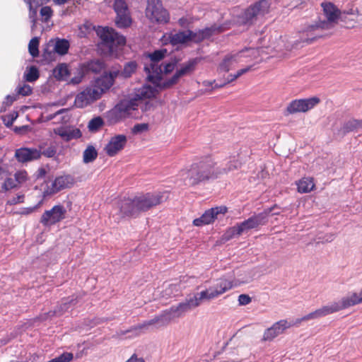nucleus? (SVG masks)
I'll return each instance as SVG.
<instances>
[{"label": "nucleus", "mask_w": 362, "mask_h": 362, "mask_svg": "<svg viewBox=\"0 0 362 362\" xmlns=\"http://www.w3.org/2000/svg\"><path fill=\"white\" fill-rule=\"evenodd\" d=\"M98 156V152L94 146H88L83 153V161L84 163H89L94 161Z\"/></svg>", "instance_id": "nucleus-40"}, {"label": "nucleus", "mask_w": 362, "mask_h": 362, "mask_svg": "<svg viewBox=\"0 0 362 362\" xmlns=\"http://www.w3.org/2000/svg\"><path fill=\"white\" fill-rule=\"evenodd\" d=\"M157 93L156 88L150 85H144L135 90L132 98L124 99L116 105L127 118L132 114L133 111L137 110L143 100L153 98Z\"/></svg>", "instance_id": "nucleus-4"}, {"label": "nucleus", "mask_w": 362, "mask_h": 362, "mask_svg": "<svg viewBox=\"0 0 362 362\" xmlns=\"http://www.w3.org/2000/svg\"><path fill=\"white\" fill-rule=\"evenodd\" d=\"M43 153L40 148L22 147L15 151V158L21 163H27L38 160Z\"/></svg>", "instance_id": "nucleus-18"}, {"label": "nucleus", "mask_w": 362, "mask_h": 362, "mask_svg": "<svg viewBox=\"0 0 362 362\" xmlns=\"http://www.w3.org/2000/svg\"><path fill=\"white\" fill-rule=\"evenodd\" d=\"M39 42L40 38L37 37L32 38L29 42L28 52L33 58L37 57L39 55Z\"/></svg>", "instance_id": "nucleus-42"}, {"label": "nucleus", "mask_w": 362, "mask_h": 362, "mask_svg": "<svg viewBox=\"0 0 362 362\" xmlns=\"http://www.w3.org/2000/svg\"><path fill=\"white\" fill-rule=\"evenodd\" d=\"M291 327L286 320H281L275 322L271 327L267 329L264 333L263 341H272L279 334H282L285 329Z\"/></svg>", "instance_id": "nucleus-23"}, {"label": "nucleus", "mask_w": 362, "mask_h": 362, "mask_svg": "<svg viewBox=\"0 0 362 362\" xmlns=\"http://www.w3.org/2000/svg\"><path fill=\"white\" fill-rule=\"evenodd\" d=\"M173 320L174 318L171 313L169 309H167L163 311L160 315L156 316L153 319L145 321L143 323L132 327L128 330L122 332V334L132 332L134 337H138L144 331L148 330L151 326H155L156 328L165 327Z\"/></svg>", "instance_id": "nucleus-8"}, {"label": "nucleus", "mask_w": 362, "mask_h": 362, "mask_svg": "<svg viewBox=\"0 0 362 362\" xmlns=\"http://www.w3.org/2000/svg\"><path fill=\"white\" fill-rule=\"evenodd\" d=\"M75 304L76 298L64 299L57 306L53 312L50 311L47 313V315L61 316L71 309Z\"/></svg>", "instance_id": "nucleus-30"}, {"label": "nucleus", "mask_w": 362, "mask_h": 362, "mask_svg": "<svg viewBox=\"0 0 362 362\" xmlns=\"http://www.w3.org/2000/svg\"><path fill=\"white\" fill-rule=\"evenodd\" d=\"M166 199L165 193L160 192L141 194L132 199L125 198L119 203V211L123 216H136L160 204Z\"/></svg>", "instance_id": "nucleus-2"}, {"label": "nucleus", "mask_w": 362, "mask_h": 362, "mask_svg": "<svg viewBox=\"0 0 362 362\" xmlns=\"http://www.w3.org/2000/svg\"><path fill=\"white\" fill-rule=\"evenodd\" d=\"M15 117L10 116L3 117V121L6 127H10L13 124Z\"/></svg>", "instance_id": "nucleus-58"}, {"label": "nucleus", "mask_w": 362, "mask_h": 362, "mask_svg": "<svg viewBox=\"0 0 362 362\" xmlns=\"http://www.w3.org/2000/svg\"><path fill=\"white\" fill-rule=\"evenodd\" d=\"M17 99V96L16 95H8L6 97V101L5 103H6V105H11L15 100H16Z\"/></svg>", "instance_id": "nucleus-60"}, {"label": "nucleus", "mask_w": 362, "mask_h": 362, "mask_svg": "<svg viewBox=\"0 0 362 362\" xmlns=\"http://www.w3.org/2000/svg\"><path fill=\"white\" fill-rule=\"evenodd\" d=\"M200 58L191 59L182 64L181 67L176 71L175 74L168 80L160 83L158 87V91L161 89H165L172 87L178 83L180 78L182 76L191 74L196 68V66L200 62Z\"/></svg>", "instance_id": "nucleus-9"}, {"label": "nucleus", "mask_w": 362, "mask_h": 362, "mask_svg": "<svg viewBox=\"0 0 362 362\" xmlns=\"http://www.w3.org/2000/svg\"><path fill=\"white\" fill-rule=\"evenodd\" d=\"M4 186L6 190L13 189L16 187V180H13L12 178H8L5 180Z\"/></svg>", "instance_id": "nucleus-56"}, {"label": "nucleus", "mask_w": 362, "mask_h": 362, "mask_svg": "<svg viewBox=\"0 0 362 362\" xmlns=\"http://www.w3.org/2000/svg\"><path fill=\"white\" fill-rule=\"evenodd\" d=\"M54 132L66 141H69L74 138H77L81 136L80 131L78 129L71 130L66 127L57 128L54 129Z\"/></svg>", "instance_id": "nucleus-34"}, {"label": "nucleus", "mask_w": 362, "mask_h": 362, "mask_svg": "<svg viewBox=\"0 0 362 362\" xmlns=\"http://www.w3.org/2000/svg\"><path fill=\"white\" fill-rule=\"evenodd\" d=\"M56 153V151L53 148L47 149V157H53Z\"/></svg>", "instance_id": "nucleus-63"}, {"label": "nucleus", "mask_w": 362, "mask_h": 362, "mask_svg": "<svg viewBox=\"0 0 362 362\" xmlns=\"http://www.w3.org/2000/svg\"><path fill=\"white\" fill-rule=\"evenodd\" d=\"M18 95L28 96L32 93V88L28 84H23L22 86H18L16 89Z\"/></svg>", "instance_id": "nucleus-49"}, {"label": "nucleus", "mask_w": 362, "mask_h": 362, "mask_svg": "<svg viewBox=\"0 0 362 362\" xmlns=\"http://www.w3.org/2000/svg\"><path fill=\"white\" fill-rule=\"evenodd\" d=\"M241 58L242 52H237L227 54L219 65L220 70L225 72L229 71L233 64L241 61Z\"/></svg>", "instance_id": "nucleus-29"}, {"label": "nucleus", "mask_w": 362, "mask_h": 362, "mask_svg": "<svg viewBox=\"0 0 362 362\" xmlns=\"http://www.w3.org/2000/svg\"><path fill=\"white\" fill-rule=\"evenodd\" d=\"M298 191L300 193H308L315 187V183L312 177H303L296 183Z\"/></svg>", "instance_id": "nucleus-36"}, {"label": "nucleus", "mask_w": 362, "mask_h": 362, "mask_svg": "<svg viewBox=\"0 0 362 362\" xmlns=\"http://www.w3.org/2000/svg\"><path fill=\"white\" fill-rule=\"evenodd\" d=\"M39 76V71L35 66H28L23 74V78L28 82H34Z\"/></svg>", "instance_id": "nucleus-39"}, {"label": "nucleus", "mask_w": 362, "mask_h": 362, "mask_svg": "<svg viewBox=\"0 0 362 362\" xmlns=\"http://www.w3.org/2000/svg\"><path fill=\"white\" fill-rule=\"evenodd\" d=\"M126 362H145L142 358H139L136 354H133Z\"/></svg>", "instance_id": "nucleus-61"}, {"label": "nucleus", "mask_w": 362, "mask_h": 362, "mask_svg": "<svg viewBox=\"0 0 362 362\" xmlns=\"http://www.w3.org/2000/svg\"><path fill=\"white\" fill-rule=\"evenodd\" d=\"M29 6V18L32 22L31 28L34 29L37 21V14L38 8L40 7V12L42 22L45 21V6H43L44 0H24Z\"/></svg>", "instance_id": "nucleus-24"}, {"label": "nucleus", "mask_w": 362, "mask_h": 362, "mask_svg": "<svg viewBox=\"0 0 362 362\" xmlns=\"http://www.w3.org/2000/svg\"><path fill=\"white\" fill-rule=\"evenodd\" d=\"M238 52H242V57L256 58L259 55V50L255 48H245Z\"/></svg>", "instance_id": "nucleus-47"}, {"label": "nucleus", "mask_w": 362, "mask_h": 362, "mask_svg": "<svg viewBox=\"0 0 362 362\" xmlns=\"http://www.w3.org/2000/svg\"><path fill=\"white\" fill-rule=\"evenodd\" d=\"M194 41V32L191 30L180 31L170 36V42L173 45H178Z\"/></svg>", "instance_id": "nucleus-31"}, {"label": "nucleus", "mask_w": 362, "mask_h": 362, "mask_svg": "<svg viewBox=\"0 0 362 362\" xmlns=\"http://www.w3.org/2000/svg\"><path fill=\"white\" fill-rule=\"evenodd\" d=\"M53 76L59 81H66L70 72L66 64H60L53 70Z\"/></svg>", "instance_id": "nucleus-37"}, {"label": "nucleus", "mask_w": 362, "mask_h": 362, "mask_svg": "<svg viewBox=\"0 0 362 362\" xmlns=\"http://www.w3.org/2000/svg\"><path fill=\"white\" fill-rule=\"evenodd\" d=\"M148 129V124L146 123H140L135 124L132 129V132L134 134H141L146 132Z\"/></svg>", "instance_id": "nucleus-51"}, {"label": "nucleus", "mask_w": 362, "mask_h": 362, "mask_svg": "<svg viewBox=\"0 0 362 362\" xmlns=\"http://www.w3.org/2000/svg\"><path fill=\"white\" fill-rule=\"evenodd\" d=\"M127 142V138L124 134L112 136L105 147V151L109 156H115L122 151Z\"/></svg>", "instance_id": "nucleus-21"}, {"label": "nucleus", "mask_w": 362, "mask_h": 362, "mask_svg": "<svg viewBox=\"0 0 362 362\" xmlns=\"http://www.w3.org/2000/svg\"><path fill=\"white\" fill-rule=\"evenodd\" d=\"M225 172L212 157L205 156L194 162L189 168L182 170V176L186 185L195 186L216 180Z\"/></svg>", "instance_id": "nucleus-1"}, {"label": "nucleus", "mask_w": 362, "mask_h": 362, "mask_svg": "<svg viewBox=\"0 0 362 362\" xmlns=\"http://www.w3.org/2000/svg\"><path fill=\"white\" fill-rule=\"evenodd\" d=\"M203 302L199 293H195L192 297L187 298L185 301L177 305H173L169 308L174 319L180 318L185 313L199 307Z\"/></svg>", "instance_id": "nucleus-12"}, {"label": "nucleus", "mask_w": 362, "mask_h": 362, "mask_svg": "<svg viewBox=\"0 0 362 362\" xmlns=\"http://www.w3.org/2000/svg\"><path fill=\"white\" fill-rule=\"evenodd\" d=\"M70 47L69 40L66 39H52L47 43V61L51 58V52H48L47 49L52 48L54 53L60 56L67 54Z\"/></svg>", "instance_id": "nucleus-22"}, {"label": "nucleus", "mask_w": 362, "mask_h": 362, "mask_svg": "<svg viewBox=\"0 0 362 362\" xmlns=\"http://www.w3.org/2000/svg\"><path fill=\"white\" fill-rule=\"evenodd\" d=\"M250 69H251L250 66H247L246 68L241 69L238 70L236 72V74H230V75H228L227 78H226L227 83H229L235 81V79H237L238 78L241 76L243 74H246L247 72H248L250 70Z\"/></svg>", "instance_id": "nucleus-48"}, {"label": "nucleus", "mask_w": 362, "mask_h": 362, "mask_svg": "<svg viewBox=\"0 0 362 362\" xmlns=\"http://www.w3.org/2000/svg\"><path fill=\"white\" fill-rule=\"evenodd\" d=\"M106 118L109 124H115L121 122L126 117L118 108V107L115 105L112 109L106 113Z\"/></svg>", "instance_id": "nucleus-33"}, {"label": "nucleus", "mask_w": 362, "mask_h": 362, "mask_svg": "<svg viewBox=\"0 0 362 362\" xmlns=\"http://www.w3.org/2000/svg\"><path fill=\"white\" fill-rule=\"evenodd\" d=\"M136 69V64L134 62H130L127 63L122 72V74L124 77H129L132 73L135 71Z\"/></svg>", "instance_id": "nucleus-45"}, {"label": "nucleus", "mask_w": 362, "mask_h": 362, "mask_svg": "<svg viewBox=\"0 0 362 362\" xmlns=\"http://www.w3.org/2000/svg\"><path fill=\"white\" fill-rule=\"evenodd\" d=\"M270 4L268 0H259L247 8L243 15V22L246 24L253 23L259 17L269 12Z\"/></svg>", "instance_id": "nucleus-11"}, {"label": "nucleus", "mask_w": 362, "mask_h": 362, "mask_svg": "<svg viewBox=\"0 0 362 362\" xmlns=\"http://www.w3.org/2000/svg\"><path fill=\"white\" fill-rule=\"evenodd\" d=\"M243 234V229L240 228L239 223L235 226L230 227L223 234V239L225 240H229L236 236H240Z\"/></svg>", "instance_id": "nucleus-41"}, {"label": "nucleus", "mask_w": 362, "mask_h": 362, "mask_svg": "<svg viewBox=\"0 0 362 362\" xmlns=\"http://www.w3.org/2000/svg\"><path fill=\"white\" fill-rule=\"evenodd\" d=\"M345 309L362 303V290L358 293L347 295L341 298Z\"/></svg>", "instance_id": "nucleus-35"}, {"label": "nucleus", "mask_w": 362, "mask_h": 362, "mask_svg": "<svg viewBox=\"0 0 362 362\" xmlns=\"http://www.w3.org/2000/svg\"><path fill=\"white\" fill-rule=\"evenodd\" d=\"M105 64L103 59H96L84 62L81 65V71L83 74H99L105 69Z\"/></svg>", "instance_id": "nucleus-26"}, {"label": "nucleus", "mask_w": 362, "mask_h": 362, "mask_svg": "<svg viewBox=\"0 0 362 362\" xmlns=\"http://www.w3.org/2000/svg\"><path fill=\"white\" fill-rule=\"evenodd\" d=\"M119 74V71H112L109 73H105L100 77H98L96 79H103V81H105V80L109 81L110 83V85L108 86V90L111 88V86L114 83L115 78Z\"/></svg>", "instance_id": "nucleus-44"}, {"label": "nucleus", "mask_w": 362, "mask_h": 362, "mask_svg": "<svg viewBox=\"0 0 362 362\" xmlns=\"http://www.w3.org/2000/svg\"><path fill=\"white\" fill-rule=\"evenodd\" d=\"M166 54L167 49H165L156 50L148 54L149 62H146L144 66L147 79L156 86L154 88L157 90L162 78V66L159 64V62Z\"/></svg>", "instance_id": "nucleus-6"}, {"label": "nucleus", "mask_w": 362, "mask_h": 362, "mask_svg": "<svg viewBox=\"0 0 362 362\" xmlns=\"http://www.w3.org/2000/svg\"><path fill=\"white\" fill-rule=\"evenodd\" d=\"M227 212V208L224 206H216L206 210L199 218L193 221L195 226H203L213 223L219 215H224Z\"/></svg>", "instance_id": "nucleus-17"}, {"label": "nucleus", "mask_w": 362, "mask_h": 362, "mask_svg": "<svg viewBox=\"0 0 362 362\" xmlns=\"http://www.w3.org/2000/svg\"><path fill=\"white\" fill-rule=\"evenodd\" d=\"M252 298L247 294H241L238 296V303L240 305H246L250 303Z\"/></svg>", "instance_id": "nucleus-54"}, {"label": "nucleus", "mask_w": 362, "mask_h": 362, "mask_svg": "<svg viewBox=\"0 0 362 362\" xmlns=\"http://www.w3.org/2000/svg\"><path fill=\"white\" fill-rule=\"evenodd\" d=\"M246 281L236 279L233 276H223L216 281V283L209 288L199 293L202 300H211L216 298L233 287L238 286Z\"/></svg>", "instance_id": "nucleus-5"}, {"label": "nucleus", "mask_w": 362, "mask_h": 362, "mask_svg": "<svg viewBox=\"0 0 362 362\" xmlns=\"http://www.w3.org/2000/svg\"><path fill=\"white\" fill-rule=\"evenodd\" d=\"M344 309H345V307L342 300L340 299L339 301L332 302L329 304L324 305L315 310L317 312L318 318H321Z\"/></svg>", "instance_id": "nucleus-27"}, {"label": "nucleus", "mask_w": 362, "mask_h": 362, "mask_svg": "<svg viewBox=\"0 0 362 362\" xmlns=\"http://www.w3.org/2000/svg\"><path fill=\"white\" fill-rule=\"evenodd\" d=\"M28 174L26 171L21 170L18 171L15 174V180L18 184L24 182L27 180Z\"/></svg>", "instance_id": "nucleus-53"}, {"label": "nucleus", "mask_w": 362, "mask_h": 362, "mask_svg": "<svg viewBox=\"0 0 362 362\" xmlns=\"http://www.w3.org/2000/svg\"><path fill=\"white\" fill-rule=\"evenodd\" d=\"M362 129V120L350 119L342 127V131L344 134L356 131Z\"/></svg>", "instance_id": "nucleus-38"}, {"label": "nucleus", "mask_w": 362, "mask_h": 362, "mask_svg": "<svg viewBox=\"0 0 362 362\" xmlns=\"http://www.w3.org/2000/svg\"><path fill=\"white\" fill-rule=\"evenodd\" d=\"M54 119V123H66L69 121V110L65 108L57 110L54 113L47 115V121Z\"/></svg>", "instance_id": "nucleus-32"}, {"label": "nucleus", "mask_w": 362, "mask_h": 362, "mask_svg": "<svg viewBox=\"0 0 362 362\" xmlns=\"http://www.w3.org/2000/svg\"><path fill=\"white\" fill-rule=\"evenodd\" d=\"M75 180L70 175H64L55 178L50 187H47V196L52 195L64 189L71 188Z\"/></svg>", "instance_id": "nucleus-20"}, {"label": "nucleus", "mask_w": 362, "mask_h": 362, "mask_svg": "<svg viewBox=\"0 0 362 362\" xmlns=\"http://www.w3.org/2000/svg\"><path fill=\"white\" fill-rule=\"evenodd\" d=\"M304 321H307V320H305L304 319V316L300 317V318H298L295 320V322L293 323V324H291V326H298L299 325L301 324L302 322H304Z\"/></svg>", "instance_id": "nucleus-62"}, {"label": "nucleus", "mask_w": 362, "mask_h": 362, "mask_svg": "<svg viewBox=\"0 0 362 362\" xmlns=\"http://www.w3.org/2000/svg\"><path fill=\"white\" fill-rule=\"evenodd\" d=\"M304 319L308 320L319 319L316 310L304 315Z\"/></svg>", "instance_id": "nucleus-59"}, {"label": "nucleus", "mask_w": 362, "mask_h": 362, "mask_svg": "<svg viewBox=\"0 0 362 362\" xmlns=\"http://www.w3.org/2000/svg\"><path fill=\"white\" fill-rule=\"evenodd\" d=\"M176 62H170L169 63L165 64L163 67L162 66V74H168L173 71L175 69Z\"/></svg>", "instance_id": "nucleus-55"}, {"label": "nucleus", "mask_w": 362, "mask_h": 362, "mask_svg": "<svg viewBox=\"0 0 362 362\" xmlns=\"http://www.w3.org/2000/svg\"><path fill=\"white\" fill-rule=\"evenodd\" d=\"M240 166V163L236 160L230 161L226 167H223L221 165V168L226 170L223 173V175L228 173L233 170L238 169Z\"/></svg>", "instance_id": "nucleus-52"}, {"label": "nucleus", "mask_w": 362, "mask_h": 362, "mask_svg": "<svg viewBox=\"0 0 362 362\" xmlns=\"http://www.w3.org/2000/svg\"><path fill=\"white\" fill-rule=\"evenodd\" d=\"M180 291V286L177 284H170L168 287H167L164 293L165 296H176L179 293Z\"/></svg>", "instance_id": "nucleus-46"}, {"label": "nucleus", "mask_w": 362, "mask_h": 362, "mask_svg": "<svg viewBox=\"0 0 362 362\" xmlns=\"http://www.w3.org/2000/svg\"><path fill=\"white\" fill-rule=\"evenodd\" d=\"M73 358L71 353H64L58 357H56L48 362H69Z\"/></svg>", "instance_id": "nucleus-50"}, {"label": "nucleus", "mask_w": 362, "mask_h": 362, "mask_svg": "<svg viewBox=\"0 0 362 362\" xmlns=\"http://www.w3.org/2000/svg\"><path fill=\"white\" fill-rule=\"evenodd\" d=\"M278 208L277 205L264 209L262 212L257 214L253 215L247 220L239 223L241 229H243V233L249 230L256 228L259 226L265 225L267 222V217L270 213H272L275 209Z\"/></svg>", "instance_id": "nucleus-14"}, {"label": "nucleus", "mask_w": 362, "mask_h": 362, "mask_svg": "<svg viewBox=\"0 0 362 362\" xmlns=\"http://www.w3.org/2000/svg\"><path fill=\"white\" fill-rule=\"evenodd\" d=\"M146 16L152 23H167L169 20L168 13L163 7L161 0H148Z\"/></svg>", "instance_id": "nucleus-10"}, {"label": "nucleus", "mask_w": 362, "mask_h": 362, "mask_svg": "<svg viewBox=\"0 0 362 362\" xmlns=\"http://www.w3.org/2000/svg\"><path fill=\"white\" fill-rule=\"evenodd\" d=\"M96 33L101 40L100 48L107 53L113 54L117 47L123 46L126 42L125 37L112 28L99 27Z\"/></svg>", "instance_id": "nucleus-7"}, {"label": "nucleus", "mask_w": 362, "mask_h": 362, "mask_svg": "<svg viewBox=\"0 0 362 362\" xmlns=\"http://www.w3.org/2000/svg\"><path fill=\"white\" fill-rule=\"evenodd\" d=\"M326 30L321 26V23L309 25L305 27L301 32L300 40L302 42L307 44L311 43L319 37L323 36V30Z\"/></svg>", "instance_id": "nucleus-19"}, {"label": "nucleus", "mask_w": 362, "mask_h": 362, "mask_svg": "<svg viewBox=\"0 0 362 362\" xmlns=\"http://www.w3.org/2000/svg\"><path fill=\"white\" fill-rule=\"evenodd\" d=\"M320 102V100L317 97L293 100L287 105L284 115L287 116L299 112H305L313 109Z\"/></svg>", "instance_id": "nucleus-13"}, {"label": "nucleus", "mask_w": 362, "mask_h": 362, "mask_svg": "<svg viewBox=\"0 0 362 362\" xmlns=\"http://www.w3.org/2000/svg\"><path fill=\"white\" fill-rule=\"evenodd\" d=\"M103 125V119L100 117H96L90 120L88 127L90 132H97Z\"/></svg>", "instance_id": "nucleus-43"}, {"label": "nucleus", "mask_w": 362, "mask_h": 362, "mask_svg": "<svg viewBox=\"0 0 362 362\" xmlns=\"http://www.w3.org/2000/svg\"><path fill=\"white\" fill-rule=\"evenodd\" d=\"M86 74H83V72H81L80 71V73L78 74V76H75V77H73L71 81H70V83H72V84H78L81 82L82 81V78Z\"/></svg>", "instance_id": "nucleus-57"}, {"label": "nucleus", "mask_w": 362, "mask_h": 362, "mask_svg": "<svg viewBox=\"0 0 362 362\" xmlns=\"http://www.w3.org/2000/svg\"><path fill=\"white\" fill-rule=\"evenodd\" d=\"M357 11V8H351L348 11H344V13L348 15H356Z\"/></svg>", "instance_id": "nucleus-64"}, {"label": "nucleus", "mask_w": 362, "mask_h": 362, "mask_svg": "<svg viewBox=\"0 0 362 362\" xmlns=\"http://www.w3.org/2000/svg\"><path fill=\"white\" fill-rule=\"evenodd\" d=\"M114 10L117 13L115 23L119 28L129 27L132 23V18L124 0H115Z\"/></svg>", "instance_id": "nucleus-16"}, {"label": "nucleus", "mask_w": 362, "mask_h": 362, "mask_svg": "<svg viewBox=\"0 0 362 362\" xmlns=\"http://www.w3.org/2000/svg\"><path fill=\"white\" fill-rule=\"evenodd\" d=\"M66 211L63 206H54L50 211H47V226L53 225L65 218Z\"/></svg>", "instance_id": "nucleus-28"}, {"label": "nucleus", "mask_w": 362, "mask_h": 362, "mask_svg": "<svg viewBox=\"0 0 362 362\" xmlns=\"http://www.w3.org/2000/svg\"><path fill=\"white\" fill-rule=\"evenodd\" d=\"M321 6L325 18V20H320L321 26L325 29H331L337 24L341 11L331 2H322Z\"/></svg>", "instance_id": "nucleus-15"}, {"label": "nucleus", "mask_w": 362, "mask_h": 362, "mask_svg": "<svg viewBox=\"0 0 362 362\" xmlns=\"http://www.w3.org/2000/svg\"><path fill=\"white\" fill-rule=\"evenodd\" d=\"M225 30L223 25H218L214 24L211 27L205 28L202 30H199L197 32H194V42H199L202 40L210 37L211 36L223 32Z\"/></svg>", "instance_id": "nucleus-25"}, {"label": "nucleus", "mask_w": 362, "mask_h": 362, "mask_svg": "<svg viewBox=\"0 0 362 362\" xmlns=\"http://www.w3.org/2000/svg\"><path fill=\"white\" fill-rule=\"evenodd\" d=\"M103 81V79H95L83 90L80 91L75 98V106L78 108H83L99 100L103 94L108 90V86L110 85L109 81Z\"/></svg>", "instance_id": "nucleus-3"}]
</instances>
